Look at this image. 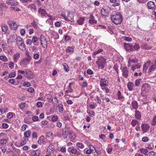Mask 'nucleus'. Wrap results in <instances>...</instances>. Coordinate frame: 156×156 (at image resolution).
I'll return each mask as SVG.
<instances>
[{"label": "nucleus", "mask_w": 156, "mask_h": 156, "mask_svg": "<svg viewBox=\"0 0 156 156\" xmlns=\"http://www.w3.org/2000/svg\"><path fill=\"white\" fill-rule=\"evenodd\" d=\"M34 154L33 156H39L40 154V151H36V152H34Z\"/></svg>", "instance_id": "obj_57"}, {"label": "nucleus", "mask_w": 156, "mask_h": 156, "mask_svg": "<svg viewBox=\"0 0 156 156\" xmlns=\"http://www.w3.org/2000/svg\"><path fill=\"white\" fill-rule=\"evenodd\" d=\"M138 62V60L136 58H133V59H129L128 60V62L129 63H137Z\"/></svg>", "instance_id": "obj_35"}, {"label": "nucleus", "mask_w": 156, "mask_h": 156, "mask_svg": "<svg viewBox=\"0 0 156 156\" xmlns=\"http://www.w3.org/2000/svg\"><path fill=\"white\" fill-rule=\"evenodd\" d=\"M16 73H12L9 75V78L13 77L16 76Z\"/></svg>", "instance_id": "obj_60"}, {"label": "nucleus", "mask_w": 156, "mask_h": 156, "mask_svg": "<svg viewBox=\"0 0 156 156\" xmlns=\"http://www.w3.org/2000/svg\"><path fill=\"white\" fill-rule=\"evenodd\" d=\"M19 48L22 51H24L25 50V48L24 47V44L23 42L19 43L17 44Z\"/></svg>", "instance_id": "obj_30"}, {"label": "nucleus", "mask_w": 156, "mask_h": 156, "mask_svg": "<svg viewBox=\"0 0 156 156\" xmlns=\"http://www.w3.org/2000/svg\"><path fill=\"white\" fill-rule=\"evenodd\" d=\"M74 48L73 47H68L66 50V51L67 53H72L74 51Z\"/></svg>", "instance_id": "obj_28"}, {"label": "nucleus", "mask_w": 156, "mask_h": 156, "mask_svg": "<svg viewBox=\"0 0 156 156\" xmlns=\"http://www.w3.org/2000/svg\"><path fill=\"white\" fill-rule=\"evenodd\" d=\"M1 27L2 30L3 32H6L8 29L7 26L6 24H2L1 26Z\"/></svg>", "instance_id": "obj_36"}, {"label": "nucleus", "mask_w": 156, "mask_h": 156, "mask_svg": "<svg viewBox=\"0 0 156 156\" xmlns=\"http://www.w3.org/2000/svg\"><path fill=\"white\" fill-rule=\"evenodd\" d=\"M63 66L64 67V69L66 72H68L69 70V67H68L66 63H64L63 64Z\"/></svg>", "instance_id": "obj_41"}, {"label": "nucleus", "mask_w": 156, "mask_h": 156, "mask_svg": "<svg viewBox=\"0 0 156 156\" xmlns=\"http://www.w3.org/2000/svg\"><path fill=\"white\" fill-rule=\"evenodd\" d=\"M45 139L44 138V136H42L39 138L38 142L40 144H44L45 143Z\"/></svg>", "instance_id": "obj_23"}, {"label": "nucleus", "mask_w": 156, "mask_h": 156, "mask_svg": "<svg viewBox=\"0 0 156 156\" xmlns=\"http://www.w3.org/2000/svg\"><path fill=\"white\" fill-rule=\"evenodd\" d=\"M17 35L16 34H13L11 35L10 37V38L8 40V43L10 42L12 43L14 42L16 39Z\"/></svg>", "instance_id": "obj_17"}, {"label": "nucleus", "mask_w": 156, "mask_h": 156, "mask_svg": "<svg viewBox=\"0 0 156 156\" xmlns=\"http://www.w3.org/2000/svg\"><path fill=\"white\" fill-rule=\"evenodd\" d=\"M68 17V20H69L72 22H73V18L74 17L73 15L72 14L70 13V12H69L68 13V15L67 16Z\"/></svg>", "instance_id": "obj_29"}, {"label": "nucleus", "mask_w": 156, "mask_h": 156, "mask_svg": "<svg viewBox=\"0 0 156 156\" xmlns=\"http://www.w3.org/2000/svg\"><path fill=\"white\" fill-rule=\"evenodd\" d=\"M13 117V115L12 113L9 112L7 115V117L9 119H11Z\"/></svg>", "instance_id": "obj_58"}, {"label": "nucleus", "mask_w": 156, "mask_h": 156, "mask_svg": "<svg viewBox=\"0 0 156 156\" xmlns=\"http://www.w3.org/2000/svg\"><path fill=\"white\" fill-rule=\"evenodd\" d=\"M16 41L17 44H18L19 43H22V39L20 37H16Z\"/></svg>", "instance_id": "obj_50"}, {"label": "nucleus", "mask_w": 156, "mask_h": 156, "mask_svg": "<svg viewBox=\"0 0 156 156\" xmlns=\"http://www.w3.org/2000/svg\"><path fill=\"white\" fill-rule=\"evenodd\" d=\"M25 75L26 76L27 78H31L33 77L34 76V74L31 71H26Z\"/></svg>", "instance_id": "obj_19"}, {"label": "nucleus", "mask_w": 156, "mask_h": 156, "mask_svg": "<svg viewBox=\"0 0 156 156\" xmlns=\"http://www.w3.org/2000/svg\"><path fill=\"white\" fill-rule=\"evenodd\" d=\"M124 46L125 49L127 51H133L132 48V44L125 43L124 44Z\"/></svg>", "instance_id": "obj_15"}, {"label": "nucleus", "mask_w": 156, "mask_h": 156, "mask_svg": "<svg viewBox=\"0 0 156 156\" xmlns=\"http://www.w3.org/2000/svg\"><path fill=\"white\" fill-rule=\"evenodd\" d=\"M118 99H121L124 98V96L122 94L121 92L119 91L117 94Z\"/></svg>", "instance_id": "obj_34"}, {"label": "nucleus", "mask_w": 156, "mask_h": 156, "mask_svg": "<svg viewBox=\"0 0 156 156\" xmlns=\"http://www.w3.org/2000/svg\"><path fill=\"white\" fill-rule=\"evenodd\" d=\"M147 6L149 9L152 10H155L156 9V6L154 2L152 1H149L147 3Z\"/></svg>", "instance_id": "obj_11"}, {"label": "nucleus", "mask_w": 156, "mask_h": 156, "mask_svg": "<svg viewBox=\"0 0 156 156\" xmlns=\"http://www.w3.org/2000/svg\"><path fill=\"white\" fill-rule=\"evenodd\" d=\"M90 20H89V23L91 25L96 24L97 21L94 20V17L92 15H90L89 17Z\"/></svg>", "instance_id": "obj_16"}, {"label": "nucleus", "mask_w": 156, "mask_h": 156, "mask_svg": "<svg viewBox=\"0 0 156 156\" xmlns=\"http://www.w3.org/2000/svg\"><path fill=\"white\" fill-rule=\"evenodd\" d=\"M8 140L5 139H3L1 140H0V143L1 144H6V143L8 141Z\"/></svg>", "instance_id": "obj_48"}, {"label": "nucleus", "mask_w": 156, "mask_h": 156, "mask_svg": "<svg viewBox=\"0 0 156 156\" xmlns=\"http://www.w3.org/2000/svg\"><path fill=\"white\" fill-rule=\"evenodd\" d=\"M26 104L25 103H22L20 104L19 107L21 110H23L26 107Z\"/></svg>", "instance_id": "obj_46"}, {"label": "nucleus", "mask_w": 156, "mask_h": 156, "mask_svg": "<svg viewBox=\"0 0 156 156\" xmlns=\"http://www.w3.org/2000/svg\"><path fill=\"white\" fill-rule=\"evenodd\" d=\"M0 59L4 62H7L8 61L7 58L4 55L0 56Z\"/></svg>", "instance_id": "obj_38"}, {"label": "nucleus", "mask_w": 156, "mask_h": 156, "mask_svg": "<svg viewBox=\"0 0 156 156\" xmlns=\"http://www.w3.org/2000/svg\"><path fill=\"white\" fill-rule=\"evenodd\" d=\"M37 106L38 108H41L42 106V103L40 101H38L37 103Z\"/></svg>", "instance_id": "obj_56"}, {"label": "nucleus", "mask_w": 156, "mask_h": 156, "mask_svg": "<svg viewBox=\"0 0 156 156\" xmlns=\"http://www.w3.org/2000/svg\"><path fill=\"white\" fill-rule=\"evenodd\" d=\"M52 134L51 132H47L45 134V136L48 137H50Z\"/></svg>", "instance_id": "obj_64"}, {"label": "nucleus", "mask_w": 156, "mask_h": 156, "mask_svg": "<svg viewBox=\"0 0 156 156\" xmlns=\"http://www.w3.org/2000/svg\"><path fill=\"white\" fill-rule=\"evenodd\" d=\"M47 99L48 101L49 102H53V98L51 94H49L48 95Z\"/></svg>", "instance_id": "obj_44"}, {"label": "nucleus", "mask_w": 156, "mask_h": 156, "mask_svg": "<svg viewBox=\"0 0 156 156\" xmlns=\"http://www.w3.org/2000/svg\"><path fill=\"white\" fill-rule=\"evenodd\" d=\"M101 13L104 16L108 17L109 13V11L108 9L102 8L101 10Z\"/></svg>", "instance_id": "obj_14"}, {"label": "nucleus", "mask_w": 156, "mask_h": 156, "mask_svg": "<svg viewBox=\"0 0 156 156\" xmlns=\"http://www.w3.org/2000/svg\"><path fill=\"white\" fill-rule=\"evenodd\" d=\"M101 87V89L103 90H105L106 93L107 94L108 93H110V90L108 87H106V86H104Z\"/></svg>", "instance_id": "obj_40"}, {"label": "nucleus", "mask_w": 156, "mask_h": 156, "mask_svg": "<svg viewBox=\"0 0 156 156\" xmlns=\"http://www.w3.org/2000/svg\"><path fill=\"white\" fill-rule=\"evenodd\" d=\"M132 48L133 51H137L140 48V47L138 44L135 43L134 45H132Z\"/></svg>", "instance_id": "obj_22"}, {"label": "nucleus", "mask_w": 156, "mask_h": 156, "mask_svg": "<svg viewBox=\"0 0 156 156\" xmlns=\"http://www.w3.org/2000/svg\"><path fill=\"white\" fill-rule=\"evenodd\" d=\"M24 86L29 87L31 86L30 83L29 82H24L23 83Z\"/></svg>", "instance_id": "obj_53"}, {"label": "nucleus", "mask_w": 156, "mask_h": 156, "mask_svg": "<svg viewBox=\"0 0 156 156\" xmlns=\"http://www.w3.org/2000/svg\"><path fill=\"white\" fill-rule=\"evenodd\" d=\"M58 108L59 112L61 113H62L63 111V105L62 104H59L58 105Z\"/></svg>", "instance_id": "obj_39"}, {"label": "nucleus", "mask_w": 156, "mask_h": 156, "mask_svg": "<svg viewBox=\"0 0 156 156\" xmlns=\"http://www.w3.org/2000/svg\"><path fill=\"white\" fill-rule=\"evenodd\" d=\"M8 24L9 27L12 30H16L18 28V25L16 22L13 20H10L8 22Z\"/></svg>", "instance_id": "obj_5"}, {"label": "nucleus", "mask_w": 156, "mask_h": 156, "mask_svg": "<svg viewBox=\"0 0 156 156\" xmlns=\"http://www.w3.org/2000/svg\"><path fill=\"white\" fill-rule=\"evenodd\" d=\"M141 90L145 92L150 91L151 90L150 86L147 83L144 84L142 86Z\"/></svg>", "instance_id": "obj_8"}, {"label": "nucleus", "mask_w": 156, "mask_h": 156, "mask_svg": "<svg viewBox=\"0 0 156 156\" xmlns=\"http://www.w3.org/2000/svg\"><path fill=\"white\" fill-rule=\"evenodd\" d=\"M140 66H141L139 64H137L135 65H132L131 66V69L133 71H134L136 69H139L140 68Z\"/></svg>", "instance_id": "obj_27"}, {"label": "nucleus", "mask_w": 156, "mask_h": 156, "mask_svg": "<svg viewBox=\"0 0 156 156\" xmlns=\"http://www.w3.org/2000/svg\"><path fill=\"white\" fill-rule=\"evenodd\" d=\"M151 124L153 126H154L156 124V115L154 116Z\"/></svg>", "instance_id": "obj_45"}, {"label": "nucleus", "mask_w": 156, "mask_h": 156, "mask_svg": "<svg viewBox=\"0 0 156 156\" xmlns=\"http://www.w3.org/2000/svg\"><path fill=\"white\" fill-rule=\"evenodd\" d=\"M142 131L144 133H146L150 128V126L148 124H142L141 126Z\"/></svg>", "instance_id": "obj_9"}, {"label": "nucleus", "mask_w": 156, "mask_h": 156, "mask_svg": "<svg viewBox=\"0 0 156 156\" xmlns=\"http://www.w3.org/2000/svg\"><path fill=\"white\" fill-rule=\"evenodd\" d=\"M140 150L142 154L146 155H147V154L148 152V151L147 149L142 148L140 149Z\"/></svg>", "instance_id": "obj_31"}, {"label": "nucleus", "mask_w": 156, "mask_h": 156, "mask_svg": "<svg viewBox=\"0 0 156 156\" xmlns=\"http://www.w3.org/2000/svg\"><path fill=\"white\" fill-rule=\"evenodd\" d=\"M20 34L21 35H24L25 33V30L24 29H22L20 31Z\"/></svg>", "instance_id": "obj_61"}, {"label": "nucleus", "mask_w": 156, "mask_h": 156, "mask_svg": "<svg viewBox=\"0 0 156 156\" xmlns=\"http://www.w3.org/2000/svg\"><path fill=\"white\" fill-rule=\"evenodd\" d=\"M6 3L8 5L11 6H16L19 3L17 1L14 0H6Z\"/></svg>", "instance_id": "obj_12"}, {"label": "nucleus", "mask_w": 156, "mask_h": 156, "mask_svg": "<svg viewBox=\"0 0 156 156\" xmlns=\"http://www.w3.org/2000/svg\"><path fill=\"white\" fill-rule=\"evenodd\" d=\"M24 135L25 138H27L30 136V133L29 131H27L24 133Z\"/></svg>", "instance_id": "obj_37"}, {"label": "nucleus", "mask_w": 156, "mask_h": 156, "mask_svg": "<svg viewBox=\"0 0 156 156\" xmlns=\"http://www.w3.org/2000/svg\"><path fill=\"white\" fill-rule=\"evenodd\" d=\"M13 61L15 62H16L20 56V54L19 52H16L13 55Z\"/></svg>", "instance_id": "obj_18"}, {"label": "nucleus", "mask_w": 156, "mask_h": 156, "mask_svg": "<svg viewBox=\"0 0 156 156\" xmlns=\"http://www.w3.org/2000/svg\"><path fill=\"white\" fill-rule=\"evenodd\" d=\"M3 6V4L0 5V16H2L3 13L2 8Z\"/></svg>", "instance_id": "obj_59"}, {"label": "nucleus", "mask_w": 156, "mask_h": 156, "mask_svg": "<svg viewBox=\"0 0 156 156\" xmlns=\"http://www.w3.org/2000/svg\"><path fill=\"white\" fill-rule=\"evenodd\" d=\"M76 146L81 149H83L84 148V145L81 143L78 142L76 144Z\"/></svg>", "instance_id": "obj_43"}, {"label": "nucleus", "mask_w": 156, "mask_h": 156, "mask_svg": "<svg viewBox=\"0 0 156 156\" xmlns=\"http://www.w3.org/2000/svg\"><path fill=\"white\" fill-rule=\"evenodd\" d=\"M111 18L112 21L116 25L120 24L123 20L121 14L119 12H117L115 14L112 15Z\"/></svg>", "instance_id": "obj_2"}, {"label": "nucleus", "mask_w": 156, "mask_h": 156, "mask_svg": "<svg viewBox=\"0 0 156 156\" xmlns=\"http://www.w3.org/2000/svg\"><path fill=\"white\" fill-rule=\"evenodd\" d=\"M41 44L44 48H46L47 46V41L44 36L41 35L40 37Z\"/></svg>", "instance_id": "obj_7"}, {"label": "nucleus", "mask_w": 156, "mask_h": 156, "mask_svg": "<svg viewBox=\"0 0 156 156\" xmlns=\"http://www.w3.org/2000/svg\"><path fill=\"white\" fill-rule=\"evenodd\" d=\"M155 153L153 151H150L147 154L148 156H155Z\"/></svg>", "instance_id": "obj_51"}, {"label": "nucleus", "mask_w": 156, "mask_h": 156, "mask_svg": "<svg viewBox=\"0 0 156 156\" xmlns=\"http://www.w3.org/2000/svg\"><path fill=\"white\" fill-rule=\"evenodd\" d=\"M61 23L59 21H57L55 23V27H60Z\"/></svg>", "instance_id": "obj_54"}, {"label": "nucleus", "mask_w": 156, "mask_h": 156, "mask_svg": "<svg viewBox=\"0 0 156 156\" xmlns=\"http://www.w3.org/2000/svg\"><path fill=\"white\" fill-rule=\"evenodd\" d=\"M27 125L25 124H23L21 127V130L22 131H24L26 129Z\"/></svg>", "instance_id": "obj_63"}, {"label": "nucleus", "mask_w": 156, "mask_h": 156, "mask_svg": "<svg viewBox=\"0 0 156 156\" xmlns=\"http://www.w3.org/2000/svg\"><path fill=\"white\" fill-rule=\"evenodd\" d=\"M38 11V12L43 17H46V16H48L49 18H50L51 17V16L46 12V10L44 9L41 7L39 8Z\"/></svg>", "instance_id": "obj_6"}, {"label": "nucleus", "mask_w": 156, "mask_h": 156, "mask_svg": "<svg viewBox=\"0 0 156 156\" xmlns=\"http://www.w3.org/2000/svg\"><path fill=\"white\" fill-rule=\"evenodd\" d=\"M27 57L21 60L20 62V65L24 67H27L29 64L31 58L28 52L26 53Z\"/></svg>", "instance_id": "obj_3"}, {"label": "nucleus", "mask_w": 156, "mask_h": 156, "mask_svg": "<svg viewBox=\"0 0 156 156\" xmlns=\"http://www.w3.org/2000/svg\"><path fill=\"white\" fill-rule=\"evenodd\" d=\"M96 63L99 68L103 69L106 63V59L102 56L99 57L98 58L97 61L96 62Z\"/></svg>", "instance_id": "obj_4"}, {"label": "nucleus", "mask_w": 156, "mask_h": 156, "mask_svg": "<svg viewBox=\"0 0 156 156\" xmlns=\"http://www.w3.org/2000/svg\"><path fill=\"white\" fill-rule=\"evenodd\" d=\"M101 87L106 86L108 85V83L107 80L105 78H101L99 81Z\"/></svg>", "instance_id": "obj_10"}, {"label": "nucleus", "mask_w": 156, "mask_h": 156, "mask_svg": "<svg viewBox=\"0 0 156 156\" xmlns=\"http://www.w3.org/2000/svg\"><path fill=\"white\" fill-rule=\"evenodd\" d=\"M135 116L136 118L138 120H140L141 118V115L140 112L138 110L135 111Z\"/></svg>", "instance_id": "obj_20"}, {"label": "nucleus", "mask_w": 156, "mask_h": 156, "mask_svg": "<svg viewBox=\"0 0 156 156\" xmlns=\"http://www.w3.org/2000/svg\"><path fill=\"white\" fill-rule=\"evenodd\" d=\"M134 86V83L131 82H129L127 84V87L130 91H131L133 90Z\"/></svg>", "instance_id": "obj_21"}, {"label": "nucleus", "mask_w": 156, "mask_h": 156, "mask_svg": "<svg viewBox=\"0 0 156 156\" xmlns=\"http://www.w3.org/2000/svg\"><path fill=\"white\" fill-rule=\"evenodd\" d=\"M32 42L33 43H35L34 45L35 46H37L39 45V43L37 42L38 39L36 37H32Z\"/></svg>", "instance_id": "obj_24"}, {"label": "nucleus", "mask_w": 156, "mask_h": 156, "mask_svg": "<svg viewBox=\"0 0 156 156\" xmlns=\"http://www.w3.org/2000/svg\"><path fill=\"white\" fill-rule=\"evenodd\" d=\"M103 51V49L101 48L99 49L98 50L95 51L94 52V55H96L97 54L102 52Z\"/></svg>", "instance_id": "obj_47"}, {"label": "nucleus", "mask_w": 156, "mask_h": 156, "mask_svg": "<svg viewBox=\"0 0 156 156\" xmlns=\"http://www.w3.org/2000/svg\"><path fill=\"white\" fill-rule=\"evenodd\" d=\"M122 75L125 78H127L129 74V71L126 67L123 68L122 70Z\"/></svg>", "instance_id": "obj_13"}, {"label": "nucleus", "mask_w": 156, "mask_h": 156, "mask_svg": "<svg viewBox=\"0 0 156 156\" xmlns=\"http://www.w3.org/2000/svg\"><path fill=\"white\" fill-rule=\"evenodd\" d=\"M9 67L11 69L13 68L14 67V64L12 62H11L9 64Z\"/></svg>", "instance_id": "obj_55"}, {"label": "nucleus", "mask_w": 156, "mask_h": 156, "mask_svg": "<svg viewBox=\"0 0 156 156\" xmlns=\"http://www.w3.org/2000/svg\"><path fill=\"white\" fill-rule=\"evenodd\" d=\"M68 134V130H66L64 131H63L62 133V136L64 138H66L67 137Z\"/></svg>", "instance_id": "obj_42"}, {"label": "nucleus", "mask_w": 156, "mask_h": 156, "mask_svg": "<svg viewBox=\"0 0 156 156\" xmlns=\"http://www.w3.org/2000/svg\"><path fill=\"white\" fill-rule=\"evenodd\" d=\"M84 20V18L80 17L77 20V22L79 25H82L83 24Z\"/></svg>", "instance_id": "obj_32"}, {"label": "nucleus", "mask_w": 156, "mask_h": 156, "mask_svg": "<svg viewBox=\"0 0 156 156\" xmlns=\"http://www.w3.org/2000/svg\"><path fill=\"white\" fill-rule=\"evenodd\" d=\"M150 66L148 71L149 74L154 71L156 69V60L154 62L151 63V61H148L144 65L143 68L144 72L146 73L148 67Z\"/></svg>", "instance_id": "obj_1"}, {"label": "nucleus", "mask_w": 156, "mask_h": 156, "mask_svg": "<svg viewBox=\"0 0 156 156\" xmlns=\"http://www.w3.org/2000/svg\"><path fill=\"white\" fill-rule=\"evenodd\" d=\"M140 79H138L136 80L135 81V85L136 86H138L140 83Z\"/></svg>", "instance_id": "obj_52"}, {"label": "nucleus", "mask_w": 156, "mask_h": 156, "mask_svg": "<svg viewBox=\"0 0 156 156\" xmlns=\"http://www.w3.org/2000/svg\"><path fill=\"white\" fill-rule=\"evenodd\" d=\"M139 122L135 119H133L131 122V125L133 126H135L136 125L139 124Z\"/></svg>", "instance_id": "obj_33"}, {"label": "nucleus", "mask_w": 156, "mask_h": 156, "mask_svg": "<svg viewBox=\"0 0 156 156\" xmlns=\"http://www.w3.org/2000/svg\"><path fill=\"white\" fill-rule=\"evenodd\" d=\"M37 134L36 132H33L32 134L33 138H36L37 137Z\"/></svg>", "instance_id": "obj_62"}, {"label": "nucleus", "mask_w": 156, "mask_h": 156, "mask_svg": "<svg viewBox=\"0 0 156 156\" xmlns=\"http://www.w3.org/2000/svg\"><path fill=\"white\" fill-rule=\"evenodd\" d=\"M124 40L128 42H131L132 41V39L129 37H123Z\"/></svg>", "instance_id": "obj_49"}, {"label": "nucleus", "mask_w": 156, "mask_h": 156, "mask_svg": "<svg viewBox=\"0 0 156 156\" xmlns=\"http://www.w3.org/2000/svg\"><path fill=\"white\" fill-rule=\"evenodd\" d=\"M141 48L146 50H149L151 49L152 47L147 44H143L141 46Z\"/></svg>", "instance_id": "obj_26"}, {"label": "nucleus", "mask_w": 156, "mask_h": 156, "mask_svg": "<svg viewBox=\"0 0 156 156\" xmlns=\"http://www.w3.org/2000/svg\"><path fill=\"white\" fill-rule=\"evenodd\" d=\"M131 105L133 108L135 109H137L138 107L137 102L134 101L132 102Z\"/></svg>", "instance_id": "obj_25"}]
</instances>
